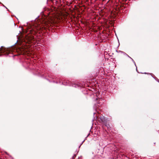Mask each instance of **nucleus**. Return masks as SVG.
<instances>
[{"instance_id":"obj_2","label":"nucleus","mask_w":159,"mask_h":159,"mask_svg":"<svg viewBox=\"0 0 159 159\" xmlns=\"http://www.w3.org/2000/svg\"><path fill=\"white\" fill-rule=\"evenodd\" d=\"M126 55H127L128 57H129V58H131V59H132V61H133V62H134V63L135 65V62L134 61V60H133V59H132L131 57H130L128 55L126 54Z\"/></svg>"},{"instance_id":"obj_1","label":"nucleus","mask_w":159,"mask_h":159,"mask_svg":"<svg viewBox=\"0 0 159 159\" xmlns=\"http://www.w3.org/2000/svg\"><path fill=\"white\" fill-rule=\"evenodd\" d=\"M96 100H98L97 102V103L99 104L98 105V107L101 105L104 102V100L102 98H96Z\"/></svg>"}]
</instances>
